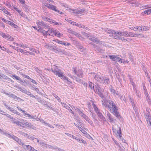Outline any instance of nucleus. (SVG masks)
I'll return each instance as SVG.
<instances>
[{"label":"nucleus","mask_w":151,"mask_h":151,"mask_svg":"<svg viewBox=\"0 0 151 151\" xmlns=\"http://www.w3.org/2000/svg\"><path fill=\"white\" fill-rule=\"evenodd\" d=\"M84 119H85L86 121H87L89 124H90L91 125L93 124V122L89 118L88 116H87Z\"/></svg>","instance_id":"72a5a7b5"},{"label":"nucleus","mask_w":151,"mask_h":151,"mask_svg":"<svg viewBox=\"0 0 151 151\" xmlns=\"http://www.w3.org/2000/svg\"><path fill=\"white\" fill-rule=\"evenodd\" d=\"M51 49L50 50H52V51H58V50L57 49V47L55 46H51Z\"/></svg>","instance_id":"49530a36"},{"label":"nucleus","mask_w":151,"mask_h":151,"mask_svg":"<svg viewBox=\"0 0 151 151\" xmlns=\"http://www.w3.org/2000/svg\"><path fill=\"white\" fill-rule=\"evenodd\" d=\"M93 76L94 78L95 79L96 81H99L100 82H101V80L103 79V77L100 76L96 74H94L93 75Z\"/></svg>","instance_id":"dca6fc26"},{"label":"nucleus","mask_w":151,"mask_h":151,"mask_svg":"<svg viewBox=\"0 0 151 151\" xmlns=\"http://www.w3.org/2000/svg\"><path fill=\"white\" fill-rule=\"evenodd\" d=\"M29 50H30L32 52H35L37 53H38L39 52V51L38 50L33 48H30Z\"/></svg>","instance_id":"052dcab7"},{"label":"nucleus","mask_w":151,"mask_h":151,"mask_svg":"<svg viewBox=\"0 0 151 151\" xmlns=\"http://www.w3.org/2000/svg\"><path fill=\"white\" fill-rule=\"evenodd\" d=\"M50 23V24H53V25H62V24L61 23L56 22L55 21L52 20V19Z\"/></svg>","instance_id":"c85d7f7f"},{"label":"nucleus","mask_w":151,"mask_h":151,"mask_svg":"<svg viewBox=\"0 0 151 151\" xmlns=\"http://www.w3.org/2000/svg\"><path fill=\"white\" fill-rule=\"evenodd\" d=\"M53 96L55 98V99H57V100L59 102H60L61 101L60 99L58 96L56 95L55 94H53Z\"/></svg>","instance_id":"37998d69"},{"label":"nucleus","mask_w":151,"mask_h":151,"mask_svg":"<svg viewBox=\"0 0 151 151\" xmlns=\"http://www.w3.org/2000/svg\"><path fill=\"white\" fill-rule=\"evenodd\" d=\"M75 80H76V81H77L78 82L80 83H82V81L80 79V78L76 77L75 78Z\"/></svg>","instance_id":"bf43d9fd"},{"label":"nucleus","mask_w":151,"mask_h":151,"mask_svg":"<svg viewBox=\"0 0 151 151\" xmlns=\"http://www.w3.org/2000/svg\"><path fill=\"white\" fill-rule=\"evenodd\" d=\"M3 12L7 14H8L9 15H10V16L11 14H10V13H9L8 11L7 10H6V9L5 8H4V10H3Z\"/></svg>","instance_id":"de8ad7c7"},{"label":"nucleus","mask_w":151,"mask_h":151,"mask_svg":"<svg viewBox=\"0 0 151 151\" xmlns=\"http://www.w3.org/2000/svg\"><path fill=\"white\" fill-rule=\"evenodd\" d=\"M22 8L24 11L27 12L29 11V6L25 4L22 5Z\"/></svg>","instance_id":"bb28decb"},{"label":"nucleus","mask_w":151,"mask_h":151,"mask_svg":"<svg viewBox=\"0 0 151 151\" xmlns=\"http://www.w3.org/2000/svg\"><path fill=\"white\" fill-rule=\"evenodd\" d=\"M45 47L47 49H51V46H50L49 44H46L45 45Z\"/></svg>","instance_id":"774afa93"},{"label":"nucleus","mask_w":151,"mask_h":151,"mask_svg":"<svg viewBox=\"0 0 151 151\" xmlns=\"http://www.w3.org/2000/svg\"><path fill=\"white\" fill-rule=\"evenodd\" d=\"M61 104L63 107L68 110H69V109L70 108V107L65 103L61 102Z\"/></svg>","instance_id":"c9c22d12"},{"label":"nucleus","mask_w":151,"mask_h":151,"mask_svg":"<svg viewBox=\"0 0 151 151\" xmlns=\"http://www.w3.org/2000/svg\"><path fill=\"white\" fill-rule=\"evenodd\" d=\"M26 120H24L22 119L20 120V121H19V124H17L19 126L24 127L26 126Z\"/></svg>","instance_id":"f3484780"},{"label":"nucleus","mask_w":151,"mask_h":151,"mask_svg":"<svg viewBox=\"0 0 151 151\" xmlns=\"http://www.w3.org/2000/svg\"><path fill=\"white\" fill-rule=\"evenodd\" d=\"M107 116L109 119V122L111 123H114L116 121V119L111 114L107 111Z\"/></svg>","instance_id":"9d476101"},{"label":"nucleus","mask_w":151,"mask_h":151,"mask_svg":"<svg viewBox=\"0 0 151 151\" xmlns=\"http://www.w3.org/2000/svg\"><path fill=\"white\" fill-rule=\"evenodd\" d=\"M54 35L57 36L58 37H60L62 36L63 34L60 33L58 31L56 30Z\"/></svg>","instance_id":"7c9ffc66"},{"label":"nucleus","mask_w":151,"mask_h":151,"mask_svg":"<svg viewBox=\"0 0 151 151\" xmlns=\"http://www.w3.org/2000/svg\"><path fill=\"white\" fill-rule=\"evenodd\" d=\"M114 142L115 143V144L117 146H118L119 148L120 147V146L119 143L115 140L113 139V140Z\"/></svg>","instance_id":"338daca9"},{"label":"nucleus","mask_w":151,"mask_h":151,"mask_svg":"<svg viewBox=\"0 0 151 151\" xmlns=\"http://www.w3.org/2000/svg\"><path fill=\"white\" fill-rule=\"evenodd\" d=\"M13 8L16 10L19 14L21 15L22 14L23 12L21 11L18 8L15 7H14Z\"/></svg>","instance_id":"e433bc0d"},{"label":"nucleus","mask_w":151,"mask_h":151,"mask_svg":"<svg viewBox=\"0 0 151 151\" xmlns=\"http://www.w3.org/2000/svg\"><path fill=\"white\" fill-rule=\"evenodd\" d=\"M44 5L46 7L48 8L49 9L53 10L55 12H58L59 13L60 12V11L56 9V7L50 4H49L45 3L44 4Z\"/></svg>","instance_id":"0eeeda50"},{"label":"nucleus","mask_w":151,"mask_h":151,"mask_svg":"<svg viewBox=\"0 0 151 151\" xmlns=\"http://www.w3.org/2000/svg\"><path fill=\"white\" fill-rule=\"evenodd\" d=\"M144 93L146 97H147V98L149 99L150 96L147 92V89H145V90L144 91Z\"/></svg>","instance_id":"0e129e2a"},{"label":"nucleus","mask_w":151,"mask_h":151,"mask_svg":"<svg viewBox=\"0 0 151 151\" xmlns=\"http://www.w3.org/2000/svg\"><path fill=\"white\" fill-rule=\"evenodd\" d=\"M14 120H11V121L12 122V123L13 124H16L17 125V124H19V121H17V120L15 118H14Z\"/></svg>","instance_id":"79ce46f5"},{"label":"nucleus","mask_w":151,"mask_h":151,"mask_svg":"<svg viewBox=\"0 0 151 151\" xmlns=\"http://www.w3.org/2000/svg\"><path fill=\"white\" fill-rule=\"evenodd\" d=\"M119 130L117 131L116 135L117 137H118L119 138H121L122 137V132L121 131V128L120 127H118Z\"/></svg>","instance_id":"393cba45"},{"label":"nucleus","mask_w":151,"mask_h":151,"mask_svg":"<svg viewBox=\"0 0 151 151\" xmlns=\"http://www.w3.org/2000/svg\"><path fill=\"white\" fill-rule=\"evenodd\" d=\"M25 124H26V126H27V127H30L31 128H32V126L31 123L27 122V121L26 122Z\"/></svg>","instance_id":"6e6d98bb"},{"label":"nucleus","mask_w":151,"mask_h":151,"mask_svg":"<svg viewBox=\"0 0 151 151\" xmlns=\"http://www.w3.org/2000/svg\"><path fill=\"white\" fill-rule=\"evenodd\" d=\"M60 5L63 6L66 8V9L67 10H69L70 8H69L68 5L66 3H61Z\"/></svg>","instance_id":"2f4dec72"},{"label":"nucleus","mask_w":151,"mask_h":151,"mask_svg":"<svg viewBox=\"0 0 151 151\" xmlns=\"http://www.w3.org/2000/svg\"><path fill=\"white\" fill-rule=\"evenodd\" d=\"M135 36V34L131 32H128V37H134Z\"/></svg>","instance_id":"ea45409f"},{"label":"nucleus","mask_w":151,"mask_h":151,"mask_svg":"<svg viewBox=\"0 0 151 151\" xmlns=\"http://www.w3.org/2000/svg\"><path fill=\"white\" fill-rule=\"evenodd\" d=\"M3 93L6 94V95L8 96L9 97L12 98H13V99L14 98L16 97L15 95L12 93L10 92L7 93L4 91V92Z\"/></svg>","instance_id":"5701e85b"},{"label":"nucleus","mask_w":151,"mask_h":151,"mask_svg":"<svg viewBox=\"0 0 151 151\" xmlns=\"http://www.w3.org/2000/svg\"><path fill=\"white\" fill-rule=\"evenodd\" d=\"M19 51L22 53L25 54L27 55V51L26 50H24L22 49H19Z\"/></svg>","instance_id":"8fccbe9b"},{"label":"nucleus","mask_w":151,"mask_h":151,"mask_svg":"<svg viewBox=\"0 0 151 151\" xmlns=\"http://www.w3.org/2000/svg\"><path fill=\"white\" fill-rule=\"evenodd\" d=\"M73 35H75L76 36L78 37L80 39H81V35L75 32L73 33Z\"/></svg>","instance_id":"603ef678"},{"label":"nucleus","mask_w":151,"mask_h":151,"mask_svg":"<svg viewBox=\"0 0 151 151\" xmlns=\"http://www.w3.org/2000/svg\"><path fill=\"white\" fill-rule=\"evenodd\" d=\"M78 127L79 129L80 130V131H81L84 134L86 132V131L84 130L83 128H82L81 127H80L78 126Z\"/></svg>","instance_id":"680f3d73"},{"label":"nucleus","mask_w":151,"mask_h":151,"mask_svg":"<svg viewBox=\"0 0 151 151\" xmlns=\"http://www.w3.org/2000/svg\"><path fill=\"white\" fill-rule=\"evenodd\" d=\"M151 13V9H149L147 10H145L143 12H142V14L144 16L145 14H147V15Z\"/></svg>","instance_id":"a878e982"},{"label":"nucleus","mask_w":151,"mask_h":151,"mask_svg":"<svg viewBox=\"0 0 151 151\" xmlns=\"http://www.w3.org/2000/svg\"><path fill=\"white\" fill-rule=\"evenodd\" d=\"M84 11V9H83L79 10L77 9H72L70 8L69 11L70 12H73L76 14H82V13Z\"/></svg>","instance_id":"6e6552de"},{"label":"nucleus","mask_w":151,"mask_h":151,"mask_svg":"<svg viewBox=\"0 0 151 151\" xmlns=\"http://www.w3.org/2000/svg\"><path fill=\"white\" fill-rule=\"evenodd\" d=\"M36 142L40 145L42 147H47V145L45 141L42 140H39L37 139Z\"/></svg>","instance_id":"a211bd4d"},{"label":"nucleus","mask_w":151,"mask_h":151,"mask_svg":"<svg viewBox=\"0 0 151 151\" xmlns=\"http://www.w3.org/2000/svg\"><path fill=\"white\" fill-rule=\"evenodd\" d=\"M127 2H128L130 4H132V6L133 7H136L139 6V3L138 2H137L136 0H132L128 1Z\"/></svg>","instance_id":"2eb2a0df"},{"label":"nucleus","mask_w":151,"mask_h":151,"mask_svg":"<svg viewBox=\"0 0 151 151\" xmlns=\"http://www.w3.org/2000/svg\"><path fill=\"white\" fill-rule=\"evenodd\" d=\"M0 35L5 39L7 40L9 35L8 34H5L1 32H0Z\"/></svg>","instance_id":"412c9836"},{"label":"nucleus","mask_w":151,"mask_h":151,"mask_svg":"<svg viewBox=\"0 0 151 151\" xmlns=\"http://www.w3.org/2000/svg\"><path fill=\"white\" fill-rule=\"evenodd\" d=\"M89 39L91 40V41L95 42L97 44L100 43V41L98 40V39L95 37H93L91 38H89Z\"/></svg>","instance_id":"b1692460"},{"label":"nucleus","mask_w":151,"mask_h":151,"mask_svg":"<svg viewBox=\"0 0 151 151\" xmlns=\"http://www.w3.org/2000/svg\"><path fill=\"white\" fill-rule=\"evenodd\" d=\"M50 70L54 75H56L59 78H61V76H62L63 75L65 74L63 71L61 69H59L57 66H56L52 67Z\"/></svg>","instance_id":"f03ea898"},{"label":"nucleus","mask_w":151,"mask_h":151,"mask_svg":"<svg viewBox=\"0 0 151 151\" xmlns=\"http://www.w3.org/2000/svg\"><path fill=\"white\" fill-rule=\"evenodd\" d=\"M139 5H140V6H139V5L138 6H139L140 9H147V8L149 7L148 6V5H143L142 6V5L140 4Z\"/></svg>","instance_id":"58836bf2"},{"label":"nucleus","mask_w":151,"mask_h":151,"mask_svg":"<svg viewBox=\"0 0 151 151\" xmlns=\"http://www.w3.org/2000/svg\"><path fill=\"white\" fill-rule=\"evenodd\" d=\"M141 28H142V31H146L149 29V27H146L145 26H141Z\"/></svg>","instance_id":"a19ab883"},{"label":"nucleus","mask_w":151,"mask_h":151,"mask_svg":"<svg viewBox=\"0 0 151 151\" xmlns=\"http://www.w3.org/2000/svg\"><path fill=\"white\" fill-rule=\"evenodd\" d=\"M17 142L19 145H22L23 148H25V145L24 144L23 142L20 139H18Z\"/></svg>","instance_id":"f704fd0d"},{"label":"nucleus","mask_w":151,"mask_h":151,"mask_svg":"<svg viewBox=\"0 0 151 151\" xmlns=\"http://www.w3.org/2000/svg\"><path fill=\"white\" fill-rule=\"evenodd\" d=\"M4 105L6 108L9 110L11 112L14 114H16L18 115H20V114L18 112L17 110H15L14 108L9 106L8 105L6 104V103H4Z\"/></svg>","instance_id":"423d86ee"},{"label":"nucleus","mask_w":151,"mask_h":151,"mask_svg":"<svg viewBox=\"0 0 151 151\" xmlns=\"http://www.w3.org/2000/svg\"><path fill=\"white\" fill-rule=\"evenodd\" d=\"M110 91L111 93H112L114 95H118V93H117L115 90L114 89H111Z\"/></svg>","instance_id":"864d4df0"},{"label":"nucleus","mask_w":151,"mask_h":151,"mask_svg":"<svg viewBox=\"0 0 151 151\" xmlns=\"http://www.w3.org/2000/svg\"><path fill=\"white\" fill-rule=\"evenodd\" d=\"M25 147H26L27 149L29 151H30V150H32V147L30 145H25Z\"/></svg>","instance_id":"a18cd8bd"},{"label":"nucleus","mask_w":151,"mask_h":151,"mask_svg":"<svg viewBox=\"0 0 151 151\" xmlns=\"http://www.w3.org/2000/svg\"><path fill=\"white\" fill-rule=\"evenodd\" d=\"M92 106L95 112L99 110V109L96 107V106L93 103Z\"/></svg>","instance_id":"09e8293b"},{"label":"nucleus","mask_w":151,"mask_h":151,"mask_svg":"<svg viewBox=\"0 0 151 151\" xmlns=\"http://www.w3.org/2000/svg\"><path fill=\"white\" fill-rule=\"evenodd\" d=\"M109 78H105L103 77V79L101 80V83H103L105 84H109Z\"/></svg>","instance_id":"4be33fe9"},{"label":"nucleus","mask_w":151,"mask_h":151,"mask_svg":"<svg viewBox=\"0 0 151 151\" xmlns=\"http://www.w3.org/2000/svg\"><path fill=\"white\" fill-rule=\"evenodd\" d=\"M9 46L11 47H12V48H13L14 49L16 50H17V51H19V49H20L18 47H14V46L12 45H10Z\"/></svg>","instance_id":"13d9d810"},{"label":"nucleus","mask_w":151,"mask_h":151,"mask_svg":"<svg viewBox=\"0 0 151 151\" xmlns=\"http://www.w3.org/2000/svg\"><path fill=\"white\" fill-rule=\"evenodd\" d=\"M36 23L38 27H39V28H41L42 29H46L47 28H49V26L42 20H38V21Z\"/></svg>","instance_id":"20e7f679"},{"label":"nucleus","mask_w":151,"mask_h":151,"mask_svg":"<svg viewBox=\"0 0 151 151\" xmlns=\"http://www.w3.org/2000/svg\"><path fill=\"white\" fill-rule=\"evenodd\" d=\"M98 117L102 121L104 122L106 121V119L105 118L104 116L101 113L98 115H97Z\"/></svg>","instance_id":"c756f323"},{"label":"nucleus","mask_w":151,"mask_h":151,"mask_svg":"<svg viewBox=\"0 0 151 151\" xmlns=\"http://www.w3.org/2000/svg\"><path fill=\"white\" fill-rule=\"evenodd\" d=\"M10 76L11 77H12L14 79L18 80L19 81H18L19 83H20V82L22 81V79L20 78L19 76L15 75V74H11V75H10Z\"/></svg>","instance_id":"aec40b11"},{"label":"nucleus","mask_w":151,"mask_h":151,"mask_svg":"<svg viewBox=\"0 0 151 151\" xmlns=\"http://www.w3.org/2000/svg\"><path fill=\"white\" fill-rule=\"evenodd\" d=\"M76 140L80 143H82L84 144L87 143L86 141H85L81 138H79L77 137L76 138Z\"/></svg>","instance_id":"cd10ccee"},{"label":"nucleus","mask_w":151,"mask_h":151,"mask_svg":"<svg viewBox=\"0 0 151 151\" xmlns=\"http://www.w3.org/2000/svg\"><path fill=\"white\" fill-rule=\"evenodd\" d=\"M41 32L42 33L43 35L44 36L48 35V30L45 31L42 30Z\"/></svg>","instance_id":"e2e57ef3"},{"label":"nucleus","mask_w":151,"mask_h":151,"mask_svg":"<svg viewBox=\"0 0 151 151\" xmlns=\"http://www.w3.org/2000/svg\"><path fill=\"white\" fill-rule=\"evenodd\" d=\"M84 134H85V136L88 138L90 139L91 138V136L86 132Z\"/></svg>","instance_id":"69168bd1"},{"label":"nucleus","mask_w":151,"mask_h":151,"mask_svg":"<svg viewBox=\"0 0 151 151\" xmlns=\"http://www.w3.org/2000/svg\"><path fill=\"white\" fill-rule=\"evenodd\" d=\"M22 134L28 139L33 141L34 142H36L37 139V138H35L32 134H28L24 132L22 133Z\"/></svg>","instance_id":"39448f33"},{"label":"nucleus","mask_w":151,"mask_h":151,"mask_svg":"<svg viewBox=\"0 0 151 151\" xmlns=\"http://www.w3.org/2000/svg\"><path fill=\"white\" fill-rule=\"evenodd\" d=\"M6 136L9 138H12V139H13L14 140L17 142L19 139L18 137H16V136H15L13 135H12L9 133L6 134Z\"/></svg>","instance_id":"6ab92c4d"},{"label":"nucleus","mask_w":151,"mask_h":151,"mask_svg":"<svg viewBox=\"0 0 151 151\" xmlns=\"http://www.w3.org/2000/svg\"><path fill=\"white\" fill-rule=\"evenodd\" d=\"M145 117L146 119V121H149L150 120V118L151 116L150 115V114L148 113L145 114Z\"/></svg>","instance_id":"473e14b6"},{"label":"nucleus","mask_w":151,"mask_h":151,"mask_svg":"<svg viewBox=\"0 0 151 151\" xmlns=\"http://www.w3.org/2000/svg\"><path fill=\"white\" fill-rule=\"evenodd\" d=\"M78 68H77V67H73L72 70L74 72V73L75 74H76L78 76L80 77L81 76L82 73L80 69H79L78 70Z\"/></svg>","instance_id":"1a4fd4ad"},{"label":"nucleus","mask_w":151,"mask_h":151,"mask_svg":"<svg viewBox=\"0 0 151 151\" xmlns=\"http://www.w3.org/2000/svg\"><path fill=\"white\" fill-rule=\"evenodd\" d=\"M103 90L100 87L98 88L96 90L97 93L102 99V101H104V99H106L104 97L103 95Z\"/></svg>","instance_id":"f8f14e48"},{"label":"nucleus","mask_w":151,"mask_h":151,"mask_svg":"<svg viewBox=\"0 0 151 151\" xmlns=\"http://www.w3.org/2000/svg\"><path fill=\"white\" fill-rule=\"evenodd\" d=\"M121 36L128 37V32L125 31H117V35L115 36V39H120Z\"/></svg>","instance_id":"7ed1b4c3"},{"label":"nucleus","mask_w":151,"mask_h":151,"mask_svg":"<svg viewBox=\"0 0 151 151\" xmlns=\"http://www.w3.org/2000/svg\"><path fill=\"white\" fill-rule=\"evenodd\" d=\"M8 24L11 25L12 26L14 27L15 28H16V26H17V25H15L14 23L10 22V21H9Z\"/></svg>","instance_id":"3c124183"},{"label":"nucleus","mask_w":151,"mask_h":151,"mask_svg":"<svg viewBox=\"0 0 151 151\" xmlns=\"http://www.w3.org/2000/svg\"><path fill=\"white\" fill-rule=\"evenodd\" d=\"M20 74L23 77L27 78V79H30V78L27 75H25V74H23L22 73H20Z\"/></svg>","instance_id":"5fc2aeb1"},{"label":"nucleus","mask_w":151,"mask_h":151,"mask_svg":"<svg viewBox=\"0 0 151 151\" xmlns=\"http://www.w3.org/2000/svg\"><path fill=\"white\" fill-rule=\"evenodd\" d=\"M89 87L91 89H94L93 84L92 82H89Z\"/></svg>","instance_id":"c03bdc74"},{"label":"nucleus","mask_w":151,"mask_h":151,"mask_svg":"<svg viewBox=\"0 0 151 151\" xmlns=\"http://www.w3.org/2000/svg\"><path fill=\"white\" fill-rule=\"evenodd\" d=\"M48 29V35L53 36L55 35V33L56 30L54 29L53 28H50V27L49 26L48 28H47Z\"/></svg>","instance_id":"4468645a"},{"label":"nucleus","mask_w":151,"mask_h":151,"mask_svg":"<svg viewBox=\"0 0 151 151\" xmlns=\"http://www.w3.org/2000/svg\"><path fill=\"white\" fill-rule=\"evenodd\" d=\"M42 19L43 20H45V21H48L50 22L51 20V19L49 18L48 17H42Z\"/></svg>","instance_id":"4c0bfd02"},{"label":"nucleus","mask_w":151,"mask_h":151,"mask_svg":"<svg viewBox=\"0 0 151 151\" xmlns=\"http://www.w3.org/2000/svg\"><path fill=\"white\" fill-rule=\"evenodd\" d=\"M0 76H1V77L2 78H3L4 79H5L6 80V79L8 77L7 76H6L5 75L2 74L0 73Z\"/></svg>","instance_id":"4d7b16f0"},{"label":"nucleus","mask_w":151,"mask_h":151,"mask_svg":"<svg viewBox=\"0 0 151 151\" xmlns=\"http://www.w3.org/2000/svg\"><path fill=\"white\" fill-rule=\"evenodd\" d=\"M106 31L108 33L111 34V35H109V36L115 39V36L117 35V31L109 29H106Z\"/></svg>","instance_id":"ddd939ff"},{"label":"nucleus","mask_w":151,"mask_h":151,"mask_svg":"<svg viewBox=\"0 0 151 151\" xmlns=\"http://www.w3.org/2000/svg\"><path fill=\"white\" fill-rule=\"evenodd\" d=\"M102 104L105 107H107L109 111L117 119L120 121L123 120V118L119 111V107L114 101L104 99V101H102Z\"/></svg>","instance_id":"f257e3e1"},{"label":"nucleus","mask_w":151,"mask_h":151,"mask_svg":"<svg viewBox=\"0 0 151 151\" xmlns=\"http://www.w3.org/2000/svg\"><path fill=\"white\" fill-rule=\"evenodd\" d=\"M109 57L112 60L116 62H121V59L118 57L117 55H109Z\"/></svg>","instance_id":"9b49d317"}]
</instances>
